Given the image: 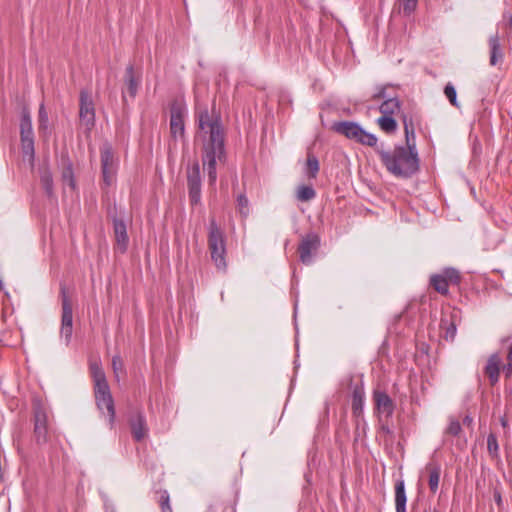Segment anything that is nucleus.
Wrapping results in <instances>:
<instances>
[{
	"label": "nucleus",
	"instance_id": "f257e3e1",
	"mask_svg": "<svg viewBox=\"0 0 512 512\" xmlns=\"http://www.w3.org/2000/svg\"><path fill=\"white\" fill-rule=\"evenodd\" d=\"M197 120L199 129L205 134L202 163L207 171L209 184L214 185L217 180V161H226L224 127L221 116L214 112V108L211 113L207 108L200 110Z\"/></svg>",
	"mask_w": 512,
	"mask_h": 512
},
{
	"label": "nucleus",
	"instance_id": "f03ea898",
	"mask_svg": "<svg viewBox=\"0 0 512 512\" xmlns=\"http://www.w3.org/2000/svg\"><path fill=\"white\" fill-rule=\"evenodd\" d=\"M382 164L387 171L398 178H410L419 171L420 160L416 145L396 146L393 150L376 148Z\"/></svg>",
	"mask_w": 512,
	"mask_h": 512
},
{
	"label": "nucleus",
	"instance_id": "7ed1b4c3",
	"mask_svg": "<svg viewBox=\"0 0 512 512\" xmlns=\"http://www.w3.org/2000/svg\"><path fill=\"white\" fill-rule=\"evenodd\" d=\"M90 372L94 382L96 405L99 411L106 415L108 423L112 426L115 419V408L106 375L96 361L90 363Z\"/></svg>",
	"mask_w": 512,
	"mask_h": 512
},
{
	"label": "nucleus",
	"instance_id": "20e7f679",
	"mask_svg": "<svg viewBox=\"0 0 512 512\" xmlns=\"http://www.w3.org/2000/svg\"><path fill=\"white\" fill-rule=\"evenodd\" d=\"M207 244L211 260L216 269L219 272L225 273L227 271L226 236L224 231L218 225L215 217H211L209 220Z\"/></svg>",
	"mask_w": 512,
	"mask_h": 512
},
{
	"label": "nucleus",
	"instance_id": "39448f33",
	"mask_svg": "<svg viewBox=\"0 0 512 512\" xmlns=\"http://www.w3.org/2000/svg\"><path fill=\"white\" fill-rule=\"evenodd\" d=\"M331 129L345 136L347 139L354 141L356 143L369 146L376 147L377 145V137L364 130L358 123L353 121H336L332 123Z\"/></svg>",
	"mask_w": 512,
	"mask_h": 512
},
{
	"label": "nucleus",
	"instance_id": "423d86ee",
	"mask_svg": "<svg viewBox=\"0 0 512 512\" xmlns=\"http://www.w3.org/2000/svg\"><path fill=\"white\" fill-rule=\"evenodd\" d=\"M392 85H378L371 96L372 101L383 100L379 106V111L384 115H394L401 109V102L395 93L389 91Z\"/></svg>",
	"mask_w": 512,
	"mask_h": 512
},
{
	"label": "nucleus",
	"instance_id": "0eeeda50",
	"mask_svg": "<svg viewBox=\"0 0 512 512\" xmlns=\"http://www.w3.org/2000/svg\"><path fill=\"white\" fill-rule=\"evenodd\" d=\"M460 282V272L453 267H447L441 273L432 274L429 280L431 287L444 296L449 294V285H459Z\"/></svg>",
	"mask_w": 512,
	"mask_h": 512
},
{
	"label": "nucleus",
	"instance_id": "6e6552de",
	"mask_svg": "<svg viewBox=\"0 0 512 512\" xmlns=\"http://www.w3.org/2000/svg\"><path fill=\"white\" fill-rule=\"evenodd\" d=\"M62 297V319L60 328V338L64 340L66 346L69 345L73 333V312L70 300L66 294L64 286L61 287Z\"/></svg>",
	"mask_w": 512,
	"mask_h": 512
},
{
	"label": "nucleus",
	"instance_id": "1a4fd4ad",
	"mask_svg": "<svg viewBox=\"0 0 512 512\" xmlns=\"http://www.w3.org/2000/svg\"><path fill=\"white\" fill-rule=\"evenodd\" d=\"M101 153V170L103 184L110 187L115 181V162L112 147L109 143H104L100 149Z\"/></svg>",
	"mask_w": 512,
	"mask_h": 512
},
{
	"label": "nucleus",
	"instance_id": "9d476101",
	"mask_svg": "<svg viewBox=\"0 0 512 512\" xmlns=\"http://www.w3.org/2000/svg\"><path fill=\"white\" fill-rule=\"evenodd\" d=\"M187 186L191 205H198L201 202V173L198 162H194L187 171Z\"/></svg>",
	"mask_w": 512,
	"mask_h": 512
},
{
	"label": "nucleus",
	"instance_id": "9b49d317",
	"mask_svg": "<svg viewBox=\"0 0 512 512\" xmlns=\"http://www.w3.org/2000/svg\"><path fill=\"white\" fill-rule=\"evenodd\" d=\"M321 244L320 237L318 234L311 232L306 234L299 246V258L303 264H310L312 262L313 255L317 252Z\"/></svg>",
	"mask_w": 512,
	"mask_h": 512
},
{
	"label": "nucleus",
	"instance_id": "f8f14e48",
	"mask_svg": "<svg viewBox=\"0 0 512 512\" xmlns=\"http://www.w3.org/2000/svg\"><path fill=\"white\" fill-rule=\"evenodd\" d=\"M79 100V117L87 129L90 130L95 124V109L92 97L87 90H81Z\"/></svg>",
	"mask_w": 512,
	"mask_h": 512
},
{
	"label": "nucleus",
	"instance_id": "ddd939ff",
	"mask_svg": "<svg viewBox=\"0 0 512 512\" xmlns=\"http://www.w3.org/2000/svg\"><path fill=\"white\" fill-rule=\"evenodd\" d=\"M185 110L178 104H173L170 108V132L174 139L184 138L185 136Z\"/></svg>",
	"mask_w": 512,
	"mask_h": 512
},
{
	"label": "nucleus",
	"instance_id": "4468645a",
	"mask_svg": "<svg viewBox=\"0 0 512 512\" xmlns=\"http://www.w3.org/2000/svg\"><path fill=\"white\" fill-rule=\"evenodd\" d=\"M108 213L113 221L114 233L116 238V250L124 254L128 249L126 224L122 219H118L116 215H113L111 209Z\"/></svg>",
	"mask_w": 512,
	"mask_h": 512
},
{
	"label": "nucleus",
	"instance_id": "2eb2a0df",
	"mask_svg": "<svg viewBox=\"0 0 512 512\" xmlns=\"http://www.w3.org/2000/svg\"><path fill=\"white\" fill-rule=\"evenodd\" d=\"M34 435L37 444H44L48 441L47 414L41 408L34 411Z\"/></svg>",
	"mask_w": 512,
	"mask_h": 512
},
{
	"label": "nucleus",
	"instance_id": "dca6fc26",
	"mask_svg": "<svg viewBox=\"0 0 512 512\" xmlns=\"http://www.w3.org/2000/svg\"><path fill=\"white\" fill-rule=\"evenodd\" d=\"M364 402H365V391L362 385H356L352 391V415L356 418V426L357 430L360 426V419L363 420V411H364Z\"/></svg>",
	"mask_w": 512,
	"mask_h": 512
},
{
	"label": "nucleus",
	"instance_id": "f3484780",
	"mask_svg": "<svg viewBox=\"0 0 512 512\" xmlns=\"http://www.w3.org/2000/svg\"><path fill=\"white\" fill-rule=\"evenodd\" d=\"M373 400L375 409L379 413L385 414L386 417H391L393 415L395 410V403L385 391L374 390Z\"/></svg>",
	"mask_w": 512,
	"mask_h": 512
},
{
	"label": "nucleus",
	"instance_id": "a211bd4d",
	"mask_svg": "<svg viewBox=\"0 0 512 512\" xmlns=\"http://www.w3.org/2000/svg\"><path fill=\"white\" fill-rule=\"evenodd\" d=\"M501 370V358L498 353H493L489 356L484 373L488 377L489 382L492 386L499 382Z\"/></svg>",
	"mask_w": 512,
	"mask_h": 512
},
{
	"label": "nucleus",
	"instance_id": "6ab92c4d",
	"mask_svg": "<svg viewBox=\"0 0 512 512\" xmlns=\"http://www.w3.org/2000/svg\"><path fill=\"white\" fill-rule=\"evenodd\" d=\"M130 430L133 438L138 442L142 441L148 435V427L143 414L137 413L130 418Z\"/></svg>",
	"mask_w": 512,
	"mask_h": 512
},
{
	"label": "nucleus",
	"instance_id": "aec40b11",
	"mask_svg": "<svg viewBox=\"0 0 512 512\" xmlns=\"http://www.w3.org/2000/svg\"><path fill=\"white\" fill-rule=\"evenodd\" d=\"M490 48V65L495 66L503 60L504 54L500 44V37L498 33L491 35L489 38Z\"/></svg>",
	"mask_w": 512,
	"mask_h": 512
},
{
	"label": "nucleus",
	"instance_id": "412c9836",
	"mask_svg": "<svg viewBox=\"0 0 512 512\" xmlns=\"http://www.w3.org/2000/svg\"><path fill=\"white\" fill-rule=\"evenodd\" d=\"M39 176L41 185L48 197H52L54 193L53 175L48 164L39 167Z\"/></svg>",
	"mask_w": 512,
	"mask_h": 512
},
{
	"label": "nucleus",
	"instance_id": "4be33fe9",
	"mask_svg": "<svg viewBox=\"0 0 512 512\" xmlns=\"http://www.w3.org/2000/svg\"><path fill=\"white\" fill-rule=\"evenodd\" d=\"M407 496L405 492V482L399 479L395 483V509L396 512H406Z\"/></svg>",
	"mask_w": 512,
	"mask_h": 512
},
{
	"label": "nucleus",
	"instance_id": "5701e85b",
	"mask_svg": "<svg viewBox=\"0 0 512 512\" xmlns=\"http://www.w3.org/2000/svg\"><path fill=\"white\" fill-rule=\"evenodd\" d=\"M34 137L30 111L24 107L20 119V138Z\"/></svg>",
	"mask_w": 512,
	"mask_h": 512
},
{
	"label": "nucleus",
	"instance_id": "b1692460",
	"mask_svg": "<svg viewBox=\"0 0 512 512\" xmlns=\"http://www.w3.org/2000/svg\"><path fill=\"white\" fill-rule=\"evenodd\" d=\"M427 471L429 472L428 484L432 493H435L438 489L441 467L437 463H429L426 466Z\"/></svg>",
	"mask_w": 512,
	"mask_h": 512
},
{
	"label": "nucleus",
	"instance_id": "393cba45",
	"mask_svg": "<svg viewBox=\"0 0 512 512\" xmlns=\"http://www.w3.org/2000/svg\"><path fill=\"white\" fill-rule=\"evenodd\" d=\"M63 170H62V180L65 184H67L71 189H75L76 183L74 178L73 164L72 162L66 158L63 159Z\"/></svg>",
	"mask_w": 512,
	"mask_h": 512
},
{
	"label": "nucleus",
	"instance_id": "a878e982",
	"mask_svg": "<svg viewBox=\"0 0 512 512\" xmlns=\"http://www.w3.org/2000/svg\"><path fill=\"white\" fill-rule=\"evenodd\" d=\"M377 124L382 131L387 134L394 133L397 130V122L393 115H384L377 119Z\"/></svg>",
	"mask_w": 512,
	"mask_h": 512
},
{
	"label": "nucleus",
	"instance_id": "bb28decb",
	"mask_svg": "<svg viewBox=\"0 0 512 512\" xmlns=\"http://www.w3.org/2000/svg\"><path fill=\"white\" fill-rule=\"evenodd\" d=\"M402 121H403L404 133H405V139H406L405 147H411V145H416L415 144V131H414L412 119H409L407 117V115H403Z\"/></svg>",
	"mask_w": 512,
	"mask_h": 512
},
{
	"label": "nucleus",
	"instance_id": "cd10ccee",
	"mask_svg": "<svg viewBox=\"0 0 512 512\" xmlns=\"http://www.w3.org/2000/svg\"><path fill=\"white\" fill-rule=\"evenodd\" d=\"M440 329L443 331V337L446 341H453L455 339L457 328L453 321L441 319Z\"/></svg>",
	"mask_w": 512,
	"mask_h": 512
},
{
	"label": "nucleus",
	"instance_id": "c85d7f7f",
	"mask_svg": "<svg viewBox=\"0 0 512 512\" xmlns=\"http://www.w3.org/2000/svg\"><path fill=\"white\" fill-rule=\"evenodd\" d=\"M20 141L23 155L33 162L35 158L34 137L20 138Z\"/></svg>",
	"mask_w": 512,
	"mask_h": 512
},
{
	"label": "nucleus",
	"instance_id": "c756f323",
	"mask_svg": "<svg viewBox=\"0 0 512 512\" xmlns=\"http://www.w3.org/2000/svg\"><path fill=\"white\" fill-rule=\"evenodd\" d=\"M316 196V192L312 186L301 185L298 187L296 192V197L301 202H308L314 199Z\"/></svg>",
	"mask_w": 512,
	"mask_h": 512
},
{
	"label": "nucleus",
	"instance_id": "7c9ffc66",
	"mask_svg": "<svg viewBox=\"0 0 512 512\" xmlns=\"http://www.w3.org/2000/svg\"><path fill=\"white\" fill-rule=\"evenodd\" d=\"M307 174L309 178H316L320 166L317 157L313 154H309L306 161Z\"/></svg>",
	"mask_w": 512,
	"mask_h": 512
},
{
	"label": "nucleus",
	"instance_id": "2f4dec72",
	"mask_svg": "<svg viewBox=\"0 0 512 512\" xmlns=\"http://www.w3.org/2000/svg\"><path fill=\"white\" fill-rule=\"evenodd\" d=\"M49 129V118L45 106L42 103L39 107L38 113V130L39 132L47 133Z\"/></svg>",
	"mask_w": 512,
	"mask_h": 512
},
{
	"label": "nucleus",
	"instance_id": "473e14b6",
	"mask_svg": "<svg viewBox=\"0 0 512 512\" xmlns=\"http://www.w3.org/2000/svg\"><path fill=\"white\" fill-rule=\"evenodd\" d=\"M236 202L239 213L242 217L246 218L250 213L248 198L245 194H239L237 196Z\"/></svg>",
	"mask_w": 512,
	"mask_h": 512
},
{
	"label": "nucleus",
	"instance_id": "72a5a7b5",
	"mask_svg": "<svg viewBox=\"0 0 512 512\" xmlns=\"http://www.w3.org/2000/svg\"><path fill=\"white\" fill-rule=\"evenodd\" d=\"M487 449L489 454L496 458L499 455V445L495 434L490 433L487 437Z\"/></svg>",
	"mask_w": 512,
	"mask_h": 512
},
{
	"label": "nucleus",
	"instance_id": "f704fd0d",
	"mask_svg": "<svg viewBox=\"0 0 512 512\" xmlns=\"http://www.w3.org/2000/svg\"><path fill=\"white\" fill-rule=\"evenodd\" d=\"M444 94L446 98L449 100L450 104L456 108L459 107V103L457 101V92L453 84L447 83L444 87Z\"/></svg>",
	"mask_w": 512,
	"mask_h": 512
},
{
	"label": "nucleus",
	"instance_id": "c9c22d12",
	"mask_svg": "<svg viewBox=\"0 0 512 512\" xmlns=\"http://www.w3.org/2000/svg\"><path fill=\"white\" fill-rule=\"evenodd\" d=\"M112 367L116 379L119 381L120 377L124 374L123 360L119 355H115L112 359Z\"/></svg>",
	"mask_w": 512,
	"mask_h": 512
},
{
	"label": "nucleus",
	"instance_id": "e433bc0d",
	"mask_svg": "<svg viewBox=\"0 0 512 512\" xmlns=\"http://www.w3.org/2000/svg\"><path fill=\"white\" fill-rule=\"evenodd\" d=\"M159 504L162 512H172L170 505V496L166 490L161 491Z\"/></svg>",
	"mask_w": 512,
	"mask_h": 512
},
{
	"label": "nucleus",
	"instance_id": "4c0bfd02",
	"mask_svg": "<svg viewBox=\"0 0 512 512\" xmlns=\"http://www.w3.org/2000/svg\"><path fill=\"white\" fill-rule=\"evenodd\" d=\"M418 0H402V10L406 16H410L417 8Z\"/></svg>",
	"mask_w": 512,
	"mask_h": 512
},
{
	"label": "nucleus",
	"instance_id": "58836bf2",
	"mask_svg": "<svg viewBox=\"0 0 512 512\" xmlns=\"http://www.w3.org/2000/svg\"><path fill=\"white\" fill-rule=\"evenodd\" d=\"M461 424L456 419H451L449 422V425L446 429V433L452 435V436H458L461 432Z\"/></svg>",
	"mask_w": 512,
	"mask_h": 512
},
{
	"label": "nucleus",
	"instance_id": "ea45409f",
	"mask_svg": "<svg viewBox=\"0 0 512 512\" xmlns=\"http://www.w3.org/2000/svg\"><path fill=\"white\" fill-rule=\"evenodd\" d=\"M139 86L140 80L132 74V68L130 67V97L136 95Z\"/></svg>",
	"mask_w": 512,
	"mask_h": 512
},
{
	"label": "nucleus",
	"instance_id": "a19ab883",
	"mask_svg": "<svg viewBox=\"0 0 512 512\" xmlns=\"http://www.w3.org/2000/svg\"><path fill=\"white\" fill-rule=\"evenodd\" d=\"M502 371L506 378H509L512 376V361H509L507 364H504L502 366Z\"/></svg>",
	"mask_w": 512,
	"mask_h": 512
},
{
	"label": "nucleus",
	"instance_id": "79ce46f5",
	"mask_svg": "<svg viewBox=\"0 0 512 512\" xmlns=\"http://www.w3.org/2000/svg\"><path fill=\"white\" fill-rule=\"evenodd\" d=\"M493 497H494V501L496 502L497 506L501 507L503 504V501H502L501 492L498 489H494Z\"/></svg>",
	"mask_w": 512,
	"mask_h": 512
},
{
	"label": "nucleus",
	"instance_id": "37998d69",
	"mask_svg": "<svg viewBox=\"0 0 512 512\" xmlns=\"http://www.w3.org/2000/svg\"><path fill=\"white\" fill-rule=\"evenodd\" d=\"M380 430H381V432H383L386 435H392V430L390 429V427L388 425H385V424L381 425Z\"/></svg>",
	"mask_w": 512,
	"mask_h": 512
},
{
	"label": "nucleus",
	"instance_id": "c03bdc74",
	"mask_svg": "<svg viewBox=\"0 0 512 512\" xmlns=\"http://www.w3.org/2000/svg\"><path fill=\"white\" fill-rule=\"evenodd\" d=\"M507 359L508 361H512V343L508 350Z\"/></svg>",
	"mask_w": 512,
	"mask_h": 512
},
{
	"label": "nucleus",
	"instance_id": "a18cd8bd",
	"mask_svg": "<svg viewBox=\"0 0 512 512\" xmlns=\"http://www.w3.org/2000/svg\"><path fill=\"white\" fill-rule=\"evenodd\" d=\"M464 423H471L472 422V418L469 417V416H466L463 420Z\"/></svg>",
	"mask_w": 512,
	"mask_h": 512
},
{
	"label": "nucleus",
	"instance_id": "49530a36",
	"mask_svg": "<svg viewBox=\"0 0 512 512\" xmlns=\"http://www.w3.org/2000/svg\"><path fill=\"white\" fill-rule=\"evenodd\" d=\"M509 26L512 28V15L509 17Z\"/></svg>",
	"mask_w": 512,
	"mask_h": 512
}]
</instances>
